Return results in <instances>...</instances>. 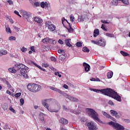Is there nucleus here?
<instances>
[{"label":"nucleus","instance_id":"obj_1","mask_svg":"<svg viewBox=\"0 0 130 130\" xmlns=\"http://www.w3.org/2000/svg\"><path fill=\"white\" fill-rule=\"evenodd\" d=\"M93 91L94 92H101L102 94H104V95L109 96V97H111L113 98V99L117 100V101H119V102H121V96L118 95L117 92L111 88H105L102 89H93Z\"/></svg>","mask_w":130,"mask_h":130},{"label":"nucleus","instance_id":"obj_2","mask_svg":"<svg viewBox=\"0 0 130 130\" xmlns=\"http://www.w3.org/2000/svg\"><path fill=\"white\" fill-rule=\"evenodd\" d=\"M86 112L89 116H90V117H91V118H93L94 120H96V121L100 122V123H102V121L98 117L99 116V115H98V113H97V112H96V111H95L93 109H86Z\"/></svg>","mask_w":130,"mask_h":130},{"label":"nucleus","instance_id":"obj_3","mask_svg":"<svg viewBox=\"0 0 130 130\" xmlns=\"http://www.w3.org/2000/svg\"><path fill=\"white\" fill-rule=\"evenodd\" d=\"M27 87L28 90L33 93H36L40 91V89H41V86L35 83H29Z\"/></svg>","mask_w":130,"mask_h":130},{"label":"nucleus","instance_id":"obj_4","mask_svg":"<svg viewBox=\"0 0 130 130\" xmlns=\"http://www.w3.org/2000/svg\"><path fill=\"white\" fill-rule=\"evenodd\" d=\"M15 68L16 70H17L18 71H20V74L21 76H23L25 77V76H27V70L28 69V67L25 66V65L23 64L22 63H20L19 64H15Z\"/></svg>","mask_w":130,"mask_h":130},{"label":"nucleus","instance_id":"obj_5","mask_svg":"<svg viewBox=\"0 0 130 130\" xmlns=\"http://www.w3.org/2000/svg\"><path fill=\"white\" fill-rule=\"evenodd\" d=\"M46 101H47V100H45L44 101H43L42 104L50 112H58V111L60 110V105L58 104L57 105L56 109L55 111L51 110V109H49V106H48V104L46 103Z\"/></svg>","mask_w":130,"mask_h":130},{"label":"nucleus","instance_id":"obj_6","mask_svg":"<svg viewBox=\"0 0 130 130\" xmlns=\"http://www.w3.org/2000/svg\"><path fill=\"white\" fill-rule=\"evenodd\" d=\"M109 125H112L113 128L116 130H124V127L118 123H115L113 121H111L109 122Z\"/></svg>","mask_w":130,"mask_h":130},{"label":"nucleus","instance_id":"obj_7","mask_svg":"<svg viewBox=\"0 0 130 130\" xmlns=\"http://www.w3.org/2000/svg\"><path fill=\"white\" fill-rule=\"evenodd\" d=\"M91 43H93V44H96V45H100V46H105L106 42H105V40L101 39L96 41L91 40Z\"/></svg>","mask_w":130,"mask_h":130},{"label":"nucleus","instance_id":"obj_8","mask_svg":"<svg viewBox=\"0 0 130 130\" xmlns=\"http://www.w3.org/2000/svg\"><path fill=\"white\" fill-rule=\"evenodd\" d=\"M46 27L48 28L51 32H53V31L55 30V25L52 24L50 21H47L46 22Z\"/></svg>","mask_w":130,"mask_h":130},{"label":"nucleus","instance_id":"obj_9","mask_svg":"<svg viewBox=\"0 0 130 130\" xmlns=\"http://www.w3.org/2000/svg\"><path fill=\"white\" fill-rule=\"evenodd\" d=\"M31 13L24 12L22 14V17L24 20H26L28 22H31Z\"/></svg>","mask_w":130,"mask_h":130},{"label":"nucleus","instance_id":"obj_10","mask_svg":"<svg viewBox=\"0 0 130 130\" xmlns=\"http://www.w3.org/2000/svg\"><path fill=\"white\" fill-rule=\"evenodd\" d=\"M87 126L88 127V129L89 130H98V128L96 127V126H95V124L91 122H89L86 124Z\"/></svg>","mask_w":130,"mask_h":130},{"label":"nucleus","instance_id":"obj_11","mask_svg":"<svg viewBox=\"0 0 130 130\" xmlns=\"http://www.w3.org/2000/svg\"><path fill=\"white\" fill-rule=\"evenodd\" d=\"M64 97H66L68 99H70L71 101H73L75 102H78V101H79V100H78V99L74 98L73 96H72L67 93H64Z\"/></svg>","mask_w":130,"mask_h":130},{"label":"nucleus","instance_id":"obj_12","mask_svg":"<svg viewBox=\"0 0 130 130\" xmlns=\"http://www.w3.org/2000/svg\"><path fill=\"white\" fill-rule=\"evenodd\" d=\"M83 67L86 73H88L90 71V65L86 62L83 63Z\"/></svg>","mask_w":130,"mask_h":130},{"label":"nucleus","instance_id":"obj_13","mask_svg":"<svg viewBox=\"0 0 130 130\" xmlns=\"http://www.w3.org/2000/svg\"><path fill=\"white\" fill-rule=\"evenodd\" d=\"M59 122L62 124H68V123H69V121L63 118H61L59 120Z\"/></svg>","mask_w":130,"mask_h":130},{"label":"nucleus","instance_id":"obj_14","mask_svg":"<svg viewBox=\"0 0 130 130\" xmlns=\"http://www.w3.org/2000/svg\"><path fill=\"white\" fill-rule=\"evenodd\" d=\"M34 21H35V22H36L37 23H38L39 24H41V23H42L43 22L42 19H41V18H40L38 17H36L34 18Z\"/></svg>","mask_w":130,"mask_h":130},{"label":"nucleus","instance_id":"obj_15","mask_svg":"<svg viewBox=\"0 0 130 130\" xmlns=\"http://www.w3.org/2000/svg\"><path fill=\"white\" fill-rule=\"evenodd\" d=\"M50 89H51V90H52L53 91H55V92H57V93H59L60 94H61L62 93V91L57 89V88H55V87H53L52 86H50L49 87Z\"/></svg>","mask_w":130,"mask_h":130},{"label":"nucleus","instance_id":"obj_16","mask_svg":"<svg viewBox=\"0 0 130 130\" xmlns=\"http://www.w3.org/2000/svg\"><path fill=\"white\" fill-rule=\"evenodd\" d=\"M103 115H104V116H106V117H107V118H110V119H112V120H113V119H114V118L113 117H112V116H111L110 115L107 114V113L104 112L103 113Z\"/></svg>","mask_w":130,"mask_h":130},{"label":"nucleus","instance_id":"obj_17","mask_svg":"<svg viewBox=\"0 0 130 130\" xmlns=\"http://www.w3.org/2000/svg\"><path fill=\"white\" fill-rule=\"evenodd\" d=\"M8 71L10 72V73H12L13 74H16V73H17V69H15V68H10L8 69Z\"/></svg>","mask_w":130,"mask_h":130},{"label":"nucleus","instance_id":"obj_18","mask_svg":"<svg viewBox=\"0 0 130 130\" xmlns=\"http://www.w3.org/2000/svg\"><path fill=\"white\" fill-rule=\"evenodd\" d=\"M99 35V29H95L93 31V36L94 37H97Z\"/></svg>","mask_w":130,"mask_h":130},{"label":"nucleus","instance_id":"obj_19","mask_svg":"<svg viewBox=\"0 0 130 130\" xmlns=\"http://www.w3.org/2000/svg\"><path fill=\"white\" fill-rule=\"evenodd\" d=\"M70 39H66L65 40V43L67 45V46H68L69 47H72V45L70 43Z\"/></svg>","mask_w":130,"mask_h":130},{"label":"nucleus","instance_id":"obj_20","mask_svg":"<svg viewBox=\"0 0 130 130\" xmlns=\"http://www.w3.org/2000/svg\"><path fill=\"white\" fill-rule=\"evenodd\" d=\"M112 76H113V72H108L107 74V77L108 79H111L112 78Z\"/></svg>","mask_w":130,"mask_h":130},{"label":"nucleus","instance_id":"obj_21","mask_svg":"<svg viewBox=\"0 0 130 130\" xmlns=\"http://www.w3.org/2000/svg\"><path fill=\"white\" fill-rule=\"evenodd\" d=\"M110 113L112 116H115V115L117 114V112H116V111H115L114 110H111Z\"/></svg>","mask_w":130,"mask_h":130},{"label":"nucleus","instance_id":"obj_22","mask_svg":"<svg viewBox=\"0 0 130 130\" xmlns=\"http://www.w3.org/2000/svg\"><path fill=\"white\" fill-rule=\"evenodd\" d=\"M82 51H83V52H90V49H89L87 47H84L82 48Z\"/></svg>","mask_w":130,"mask_h":130},{"label":"nucleus","instance_id":"obj_23","mask_svg":"<svg viewBox=\"0 0 130 130\" xmlns=\"http://www.w3.org/2000/svg\"><path fill=\"white\" fill-rule=\"evenodd\" d=\"M118 1L120 0H113L112 1V4L113 6H117V5H118Z\"/></svg>","mask_w":130,"mask_h":130},{"label":"nucleus","instance_id":"obj_24","mask_svg":"<svg viewBox=\"0 0 130 130\" xmlns=\"http://www.w3.org/2000/svg\"><path fill=\"white\" fill-rule=\"evenodd\" d=\"M59 58L60 60H64L66 59V56L62 54L59 55Z\"/></svg>","mask_w":130,"mask_h":130},{"label":"nucleus","instance_id":"obj_25","mask_svg":"<svg viewBox=\"0 0 130 130\" xmlns=\"http://www.w3.org/2000/svg\"><path fill=\"white\" fill-rule=\"evenodd\" d=\"M42 42H43V43H48L49 42V38H46L42 40Z\"/></svg>","mask_w":130,"mask_h":130},{"label":"nucleus","instance_id":"obj_26","mask_svg":"<svg viewBox=\"0 0 130 130\" xmlns=\"http://www.w3.org/2000/svg\"><path fill=\"white\" fill-rule=\"evenodd\" d=\"M44 115H45V114H44L43 113H41L40 114V119H41V120H44Z\"/></svg>","mask_w":130,"mask_h":130},{"label":"nucleus","instance_id":"obj_27","mask_svg":"<svg viewBox=\"0 0 130 130\" xmlns=\"http://www.w3.org/2000/svg\"><path fill=\"white\" fill-rule=\"evenodd\" d=\"M1 52L2 55H6V54H8V51L5 50H1Z\"/></svg>","mask_w":130,"mask_h":130},{"label":"nucleus","instance_id":"obj_28","mask_svg":"<svg viewBox=\"0 0 130 130\" xmlns=\"http://www.w3.org/2000/svg\"><path fill=\"white\" fill-rule=\"evenodd\" d=\"M120 53L123 55V56H128V55H129L128 53L123 52V51H121Z\"/></svg>","mask_w":130,"mask_h":130},{"label":"nucleus","instance_id":"obj_29","mask_svg":"<svg viewBox=\"0 0 130 130\" xmlns=\"http://www.w3.org/2000/svg\"><path fill=\"white\" fill-rule=\"evenodd\" d=\"M101 28L106 32L107 31V29L106 28V26H105V24H102L101 26Z\"/></svg>","mask_w":130,"mask_h":130},{"label":"nucleus","instance_id":"obj_30","mask_svg":"<svg viewBox=\"0 0 130 130\" xmlns=\"http://www.w3.org/2000/svg\"><path fill=\"white\" fill-rule=\"evenodd\" d=\"M70 28L69 29H68V31L69 32V33H73V32H74V29H73V28H72V26H71V24H70V23H68Z\"/></svg>","mask_w":130,"mask_h":130},{"label":"nucleus","instance_id":"obj_31","mask_svg":"<svg viewBox=\"0 0 130 130\" xmlns=\"http://www.w3.org/2000/svg\"><path fill=\"white\" fill-rule=\"evenodd\" d=\"M120 1H121L125 5H129V4L128 0H120Z\"/></svg>","mask_w":130,"mask_h":130},{"label":"nucleus","instance_id":"obj_32","mask_svg":"<svg viewBox=\"0 0 130 130\" xmlns=\"http://www.w3.org/2000/svg\"><path fill=\"white\" fill-rule=\"evenodd\" d=\"M6 31L7 33H10V34H12V30H11V28L10 27H6Z\"/></svg>","mask_w":130,"mask_h":130},{"label":"nucleus","instance_id":"obj_33","mask_svg":"<svg viewBox=\"0 0 130 130\" xmlns=\"http://www.w3.org/2000/svg\"><path fill=\"white\" fill-rule=\"evenodd\" d=\"M106 35L108 36V37H114V35L110 33H106Z\"/></svg>","mask_w":130,"mask_h":130},{"label":"nucleus","instance_id":"obj_34","mask_svg":"<svg viewBox=\"0 0 130 130\" xmlns=\"http://www.w3.org/2000/svg\"><path fill=\"white\" fill-rule=\"evenodd\" d=\"M108 20H101V22L102 23H103L104 24H110V21H107Z\"/></svg>","mask_w":130,"mask_h":130},{"label":"nucleus","instance_id":"obj_35","mask_svg":"<svg viewBox=\"0 0 130 130\" xmlns=\"http://www.w3.org/2000/svg\"><path fill=\"white\" fill-rule=\"evenodd\" d=\"M67 23H69V22H68V20H67L66 19H64V20H62V23L64 27H66V24Z\"/></svg>","mask_w":130,"mask_h":130},{"label":"nucleus","instance_id":"obj_36","mask_svg":"<svg viewBox=\"0 0 130 130\" xmlns=\"http://www.w3.org/2000/svg\"><path fill=\"white\" fill-rule=\"evenodd\" d=\"M9 39L10 40V41H13V40L15 41L16 40V37L11 36L9 38Z\"/></svg>","mask_w":130,"mask_h":130},{"label":"nucleus","instance_id":"obj_37","mask_svg":"<svg viewBox=\"0 0 130 130\" xmlns=\"http://www.w3.org/2000/svg\"><path fill=\"white\" fill-rule=\"evenodd\" d=\"M22 52H26L27 50V49L25 48L24 47H22L21 49Z\"/></svg>","mask_w":130,"mask_h":130},{"label":"nucleus","instance_id":"obj_38","mask_svg":"<svg viewBox=\"0 0 130 130\" xmlns=\"http://www.w3.org/2000/svg\"><path fill=\"white\" fill-rule=\"evenodd\" d=\"M78 21L79 22H83L84 21V18L82 16H79L78 17Z\"/></svg>","mask_w":130,"mask_h":130},{"label":"nucleus","instance_id":"obj_39","mask_svg":"<svg viewBox=\"0 0 130 130\" xmlns=\"http://www.w3.org/2000/svg\"><path fill=\"white\" fill-rule=\"evenodd\" d=\"M51 60H52V61H54V62H56V58L53 57V56H51L50 58Z\"/></svg>","mask_w":130,"mask_h":130},{"label":"nucleus","instance_id":"obj_40","mask_svg":"<svg viewBox=\"0 0 130 130\" xmlns=\"http://www.w3.org/2000/svg\"><path fill=\"white\" fill-rule=\"evenodd\" d=\"M67 2L70 5H73L75 3V0H68Z\"/></svg>","mask_w":130,"mask_h":130},{"label":"nucleus","instance_id":"obj_41","mask_svg":"<svg viewBox=\"0 0 130 130\" xmlns=\"http://www.w3.org/2000/svg\"><path fill=\"white\" fill-rule=\"evenodd\" d=\"M76 45L77 47H81V46H82V43H81V42H78L76 43Z\"/></svg>","mask_w":130,"mask_h":130},{"label":"nucleus","instance_id":"obj_42","mask_svg":"<svg viewBox=\"0 0 130 130\" xmlns=\"http://www.w3.org/2000/svg\"><path fill=\"white\" fill-rule=\"evenodd\" d=\"M9 110H10V111H12V112H13V113H16V111L15 110V109H14V108H13V107H12V106L9 108Z\"/></svg>","mask_w":130,"mask_h":130},{"label":"nucleus","instance_id":"obj_43","mask_svg":"<svg viewBox=\"0 0 130 130\" xmlns=\"http://www.w3.org/2000/svg\"><path fill=\"white\" fill-rule=\"evenodd\" d=\"M58 53H61L62 54H64V50L62 49H59L58 50Z\"/></svg>","mask_w":130,"mask_h":130},{"label":"nucleus","instance_id":"obj_44","mask_svg":"<svg viewBox=\"0 0 130 130\" xmlns=\"http://www.w3.org/2000/svg\"><path fill=\"white\" fill-rule=\"evenodd\" d=\"M21 92H18L17 93L15 94V97H16V98H19V97H20V96H21Z\"/></svg>","mask_w":130,"mask_h":130},{"label":"nucleus","instance_id":"obj_45","mask_svg":"<svg viewBox=\"0 0 130 130\" xmlns=\"http://www.w3.org/2000/svg\"><path fill=\"white\" fill-rule=\"evenodd\" d=\"M74 20H75V17L73 16V15H71L70 16V21H71V22H74Z\"/></svg>","mask_w":130,"mask_h":130},{"label":"nucleus","instance_id":"obj_46","mask_svg":"<svg viewBox=\"0 0 130 130\" xmlns=\"http://www.w3.org/2000/svg\"><path fill=\"white\" fill-rule=\"evenodd\" d=\"M6 84L8 87V88H12V85H11V84H10V83H9V81H6Z\"/></svg>","mask_w":130,"mask_h":130},{"label":"nucleus","instance_id":"obj_47","mask_svg":"<svg viewBox=\"0 0 130 130\" xmlns=\"http://www.w3.org/2000/svg\"><path fill=\"white\" fill-rule=\"evenodd\" d=\"M108 104H109V105H111V106H113V105H114V103H113V102H112V101H110L108 102Z\"/></svg>","mask_w":130,"mask_h":130},{"label":"nucleus","instance_id":"obj_48","mask_svg":"<svg viewBox=\"0 0 130 130\" xmlns=\"http://www.w3.org/2000/svg\"><path fill=\"white\" fill-rule=\"evenodd\" d=\"M20 102L21 103V105H24V99H21L20 100Z\"/></svg>","mask_w":130,"mask_h":130},{"label":"nucleus","instance_id":"obj_49","mask_svg":"<svg viewBox=\"0 0 130 130\" xmlns=\"http://www.w3.org/2000/svg\"><path fill=\"white\" fill-rule=\"evenodd\" d=\"M7 3H8L9 4V5H14V2H13V1H12V0H8L7 1Z\"/></svg>","mask_w":130,"mask_h":130},{"label":"nucleus","instance_id":"obj_50","mask_svg":"<svg viewBox=\"0 0 130 130\" xmlns=\"http://www.w3.org/2000/svg\"><path fill=\"white\" fill-rule=\"evenodd\" d=\"M41 8H45V4L44 3V2H42L41 4Z\"/></svg>","mask_w":130,"mask_h":130},{"label":"nucleus","instance_id":"obj_51","mask_svg":"<svg viewBox=\"0 0 130 130\" xmlns=\"http://www.w3.org/2000/svg\"><path fill=\"white\" fill-rule=\"evenodd\" d=\"M8 19H9V21L11 22V24H14V21H13V19L10 17H8Z\"/></svg>","mask_w":130,"mask_h":130},{"label":"nucleus","instance_id":"obj_52","mask_svg":"<svg viewBox=\"0 0 130 130\" xmlns=\"http://www.w3.org/2000/svg\"><path fill=\"white\" fill-rule=\"evenodd\" d=\"M33 63H34V66H35V67H37V68H38L39 69H41V67L39 66L36 63L33 62Z\"/></svg>","mask_w":130,"mask_h":130},{"label":"nucleus","instance_id":"obj_53","mask_svg":"<svg viewBox=\"0 0 130 130\" xmlns=\"http://www.w3.org/2000/svg\"><path fill=\"white\" fill-rule=\"evenodd\" d=\"M34 5L36 6V7H40V4H39V3H38V2L35 3Z\"/></svg>","mask_w":130,"mask_h":130},{"label":"nucleus","instance_id":"obj_54","mask_svg":"<svg viewBox=\"0 0 130 130\" xmlns=\"http://www.w3.org/2000/svg\"><path fill=\"white\" fill-rule=\"evenodd\" d=\"M114 116H115V117H116L117 119L120 118V116H119V115H118V113H117V114Z\"/></svg>","mask_w":130,"mask_h":130},{"label":"nucleus","instance_id":"obj_55","mask_svg":"<svg viewBox=\"0 0 130 130\" xmlns=\"http://www.w3.org/2000/svg\"><path fill=\"white\" fill-rule=\"evenodd\" d=\"M43 67H44V68H47L49 67V65H48V64L47 63H43Z\"/></svg>","mask_w":130,"mask_h":130},{"label":"nucleus","instance_id":"obj_56","mask_svg":"<svg viewBox=\"0 0 130 130\" xmlns=\"http://www.w3.org/2000/svg\"><path fill=\"white\" fill-rule=\"evenodd\" d=\"M123 121H124L125 122H126V123H129V120L128 119H124Z\"/></svg>","mask_w":130,"mask_h":130},{"label":"nucleus","instance_id":"obj_57","mask_svg":"<svg viewBox=\"0 0 130 130\" xmlns=\"http://www.w3.org/2000/svg\"><path fill=\"white\" fill-rule=\"evenodd\" d=\"M58 42L60 44H63V41H62L61 40H59Z\"/></svg>","mask_w":130,"mask_h":130},{"label":"nucleus","instance_id":"obj_58","mask_svg":"<svg viewBox=\"0 0 130 130\" xmlns=\"http://www.w3.org/2000/svg\"><path fill=\"white\" fill-rule=\"evenodd\" d=\"M6 93L7 94H9V95H12V92L10 90H7Z\"/></svg>","mask_w":130,"mask_h":130},{"label":"nucleus","instance_id":"obj_59","mask_svg":"<svg viewBox=\"0 0 130 130\" xmlns=\"http://www.w3.org/2000/svg\"><path fill=\"white\" fill-rule=\"evenodd\" d=\"M63 88H64V89H68L69 88V86L67 84H64L63 85Z\"/></svg>","mask_w":130,"mask_h":130},{"label":"nucleus","instance_id":"obj_60","mask_svg":"<svg viewBox=\"0 0 130 130\" xmlns=\"http://www.w3.org/2000/svg\"><path fill=\"white\" fill-rule=\"evenodd\" d=\"M30 50H31V51H34V52H35V49L34 48V47H31Z\"/></svg>","mask_w":130,"mask_h":130},{"label":"nucleus","instance_id":"obj_61","mask_svg":"<svg viewBox=\"0 0 130 130\" xmlns=\"http://www.w3.org/2000/svg\"><path fill=\"white\" fill-rule=\"evenodd\" d=\"M90 81H91L92 82H96V79H95L94 78H92L91 79H90Z\"/></svg>","mask_w":130,"mask_h":130},{"label":"nucleus","instance_id":"obj_62","mask_svg":"<svg viewBox=\"0 0 130 130\" xmlns=\"http://www.w3.org/2000/svg\"><path fill=\"white\" fill-rule=\"evenodd\" d=\"M14 29L17 31V32H19V28H18L17 26H15Z\"/></svg>","mask_w":130,"mask_h":130},{"label":"nucleus","instance_id":"obj_63","mask_svg":"<svg viewBox=\"0 0 130 130\" xmlns=\"http://www.w3.org/2000/svg\"><path fill=\"white\" fill-rule=\"evenodd\" d=\"M14 14H16V15H19V12L17 11H14Z\"/></svg>","mask_w":130,"mask_h":130},{"label":"nucleus","instance_id":"obj_64","mask_svg":"<svg viewBox=\"0 0 130 130\" xmlns=\"http://www.w3.org/2000/svg\"><path fill=\"white\" fill-rule=\"evenodd\" d=\"M59 74V73L58 72H55L54 75L55 76H58Z\"/></svg>","mask_w":130,"mask_h":130}]
</instances>
